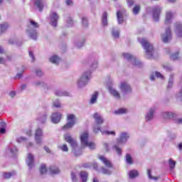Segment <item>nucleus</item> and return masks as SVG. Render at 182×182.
<instances>
[{
    "instance_id": "f257e3e1",
    "label": "nucleus",
    "mask_w": 182,
    "mask_h": 182,
    "mask_svg": "<svg viewBox=\"0 0 182 182\" xmlns=\"http://www.w3.org/2000/svg\"><path fill=\"white\" fill-rule=\"evenodd\" d=\"M129 139H130V134H129V132H122L119 134V137L117 139L116 144L112 146V150H114V151H116L118 156H122V147H120V146L126 144Z\"/></svg>"
},
{
    "instance_id": "f03ea898",
    "label": "nucleus",
    "mask_w": 182,
    "mask_h": 182,
    "mask_svg": "<svg viewBox=\"0 0 182 182\" xmlns=\"http://www.w3.org/2000/svg\"><path fill=\"white\" fill-rule=\"evenodd\" d=\"M138 41L142 45L144 49H145L146 58L151 59V58H153V52H154L153 45L146 38H138Z\"/></svg>"
},
{
    "instance_id": "7ed1b4c3",
    "label": "nucleus",
    "mask_w": 182,
    "mask_h": 182,
    "mask_svg": "<svg viewBox=\"0 0 182 182\" xmlns=\"http://www.w3.org/2000/svg\"><path fill=\"white\" fill-rule=\"evenodd\" d=\"M92 77V72L85 71L81 77L77 80V86L79 89H83L89 83Z\"/></svg>"
},
{
    "instance_id": "20e7f679",
    "label": "nucleus",
    "mask_w": 182,
    "mask_h": 182,
    "mask_svg": "<svg viewBox=\"0 0 182 182\" xmlns=\"http://www.w3.org/2000/svg\"><path fill=\"white\" fill-rule=\"evenodd\" d=\"M38 28H39V24L35 21L31 20L30 25L27 28V33L31 38L33 39V41H36V39H38V32L36 31Z\"/></svg>"
},
{
    "instance_id": "39448f33",
    "label": "nucleus",
    "mask_w": 182,
    "mask_h": 182,
    "mask_svg": "<svg viewBox=\"0 0 182 182\" xmlns=\"http://www.w3.org/2000/svg\"><path fill=\"white\" fill-rule=\"evenodd\" d=\"M122 56H124L125 60H127V62H129V63H132L134 66H136V68H143V63L129 53H122Z\"/></svg>"
},
{
    "instance_id": "423d86ee",
    "label": "nucleus",
    "mask_w": 182,
    "mask_h": 182,
    "mask_svg": "<svg viewBox=\"0 0 182 182\" xmlns=\"http://www.w3.org/2000/svg\"><path fill=\"white\" fill-rule=\"evenodd\" d=\"M93 118L95 120V124H94V132L99 133L100 132V125L103 124L105 123V119H103V117L100 115L98 112H95L93 114Z\"/></svg>"
},
{
    "instance_id": "0eeeda50",
    "label": "nucleus",
    "mask_w": 182,
    "mask_h": 182,
    "mask_svg": "<svg viewBox=\"0 0 182 182\" xmlns=\"http://www.w3.org/2000/svg\"><path fill=\"white\" fill-rule=\"evenodd\" d=\"M76 124V115L73 114H67V123L63 127V130L72 129Z\"/></svg>"
},
{
    "instance_id": "6e6552de",
    "label": "nucleus",
    "mask_w": 182,
    "mask_h": 182,
    "mask_svg": "<svg viewBox=\"0 0 182 182\" xmlns=\"http://www.w3.org/2000/svg\"><path fill=\"white\" fill-rule=\"evenodd\" d=\"M107 85L108 91L111 96H112L113 97H114V99H117V100H120V93H119V91H117V90L112 86V85H113V80H109Z\"/></svg>"
},
{
    "instance_id": "1a4fd4ad",
    "label": "nucleus",
    "mask_w": 182,
    "mask_h": 182,
    "mask_svg": "<svg viewBox=\"0 0 182 182\" xmlns=\"http://www.w3.org/2000/svg\"><path fill=\"white\" fill-rule=\"evenodd\" d=\"M64 138L67 143H69V144H70L73 149V151L75 153V154H76V152H75L76 151V149H77V142L76 141V140L72 138V136H70L69 134H66L65 135H64Z\"/></svg>"
},
{
    "instance_id": "9d476101",
    "label": "nucleus",
    "mask_w": 182,
    "mask_h": 182,
    "mask_svg": "<svg viewBox=\"0 0 182 182\" xmlns=\"http://www.w3.org/2000/svg\"><path fill=\"white\" fill-rule=\"evenodd\" d=\"M119 89L122 95H126L132 92V86L127 82H122L119 85Z\"/></svg>"
},
{
    "instance_id": "9b49d317",
    "label": "nucleus",
    "mask_w": 182,
    "mask_h": 182,
    "mask_svg": "<svg viewBox=\"0 0 182 182\" xmlns=\"http://www.w3.org/2000/svg\"><path fill=\"white\" fill-rule=\"evenodd\" d=\"M43 137V130L42 129V128H37L35 132V140H36V144H38V146H41L42 144Z\"/></svg>"
},
{
    "instance_id": "f8f14e48",
    "label": "nucleus",
    "mask_w": 182,
    "mask_h": 182,
    "mask_svg": "<svg viewBox=\"0 0 182 182\" xmlns=\"http://www.w3.org/2000/svg\"><path fill=\"white\" fill-rule=\"evenodd\" d=\"M26 163L29 168L32 170L35 167V156L32 154H28L27 158L26 159Z\"/></svg>"
},
{
    "instance_id": "ddd939ff",
    "label": "nucleus",
    "mask_w": 182,
    "mask_h": 182,
    "mask_svg": "<svg viewBox=\"0 0 182 182\" xmlns=\"http://www.w3.org/2000/svg\"><path fill=\"white\" fill-rule=\"evenodd\" d=\"M62 113L58 112H55L50 115V119L52 123H54V124H58L59 122H60V119H62Z\"/></svg>"
},
{
    "instance_id": "4468645a",
    "label": "nucleus",
    "mask_w": 182,
    "mask_h": 182,
    "mask_svg": "<svg viewBox=\"0 0 182 182\" xmlns=\"http://www.w3.org/2000/svg\"><path fill=\"white\" fill-rule=\"evenodd\" d=\"M161 38L164 43H167L171 41V31L170 30V27L166 29L165 33L161 35Z\"/></svg>"
},
{
    "instance_id": "2eb2a0df",
    "label": "nucleus",
    "mask_w": 182,
    "mask_h": 182,
    "mask_svg": "<svg viewBox=\"0 0 182 182\" xmlns=\"http://www.w3.org/2000/svg\"><path fill=\"white\" fill-rule=\"evenodd\" d=\"M81 147H86L89 142V133L84 132L80 134Z\"/></svg>"
},
{
    "instance_id": "dca6fc26",
    "label": "nucleus",
    "mask_w": 182,
    "mask_h": 182,
    "mask_svg": "<svg viewBox=\"0 0 182 182\" xmlns=\"http://www.w3.org/2000/svg\"><path fill=\"white\" fill-rule=\"evenodd\" d=\"M154 113H156V107H151L145 115L146 122H151L154 119Z\"/></svg>"
},
{
    "instance_id": "f3484780",
    "label": "nucleus",
    "mask_w": 182,
    "mask_h": 182,
    "mask_svg": "<svg viewBox=\"0 0 182 182\" xmlns=\"http://www.w3.org/2000/svg\"><path fill=\"white\" fill-rule=\"evenodd\" d=\"M160 14H161V8L160 6H155L153 9V18L155 22L160 21Z\"/></svg>"
},
{
    "instance_id": "a211bd4d",
    "label": "nucleus",
    "mask_w": 182,
    "mask_h": 182,
    "mask_svg": "<svg viewBox=\"0 0 182 182\" xmlns=\"http://www.w3.org/2000/svg\"><path fill=\"white\" fill-rule=\"evenodd\" d=\"M50 19L51 26L56 28V26H58V19H59L58 14L56 12H52L50 15Z\"/></svg>"
},
{
    "instance_id": "6ab92c4d",
    "label": "nucleus",
    "mask_w": 182,
    "mask_h": 182,
    "mask_svg": "<svg viewBox=\"0 0 182 182\" xmlns=\"http://www.w3.org/2000/svg\"><path fill=\"white\" fill-rule=\"evenodd\" d=\"M124 15H126V11L118 10L117 11V19L119 25H122L124 22Z\"/></svg>"
},
{
    "instance_id": "aec40b11",
    "label": "nucleus",
    "mask_w": 182,
    "mask_h": 182,
    "mask_svg": "<svg viewBox=\"0 0 182 182\" xmlns=\"http://www.w3.org/2000/svg\"><path fill=\"white\" fill-rule=\"evenodd\" d=\"M174 32L178 38H182V24L180 22L174 23Z\"/></svg>"
},
{
    "instance_id": "412c9836",
    "label": "nucleus",
    "mask_w": 182,
    "mask_h": 182,
    "mask_svg": "<svg viewBox=\"0 0 182 182\" xmlns=\"http://www.w3.org/2000/svg\"><path fill=\"white\" fill-rule=\"evenodd\" d=\"M48 118V114L46 112L40 113L37 117V121L41 124L46 123V119Z\"/></svg>"
},
{
    "instance_id": "4be33fe9",
    "label": "nucleus",
    "mask_w": 182,
    "mask_h": 182,
    "mask_svg": "<svg viewBox=\"0 0 182 182\" xmlns=\"http://www.w3.org/2000/svg\"><path fill=\"white\" fill-rule=\"evenodd\" d=\"M100 160L105 164V167H107V168H113V164H112V162L107 159V158L101 156L99 157Z\"/></svg>"
},
{
    "instance_id": "5701e85b",
    "label": "nucleus",
    "mask_w": 182,
    "mask_h": 182,
    "mask_svg": "<svg viewBox=\"0 0 182 182\" xmlns=\"http://www.w3.org/2000/svg\"><path fill=\"white\" fill-rule=\"evenodd\" d=\"M34 6L38 8L40 12H42V11H43V8H45V4H43V0H35Z\"/></svg>"
},
{
    "instance_id": "b1692460",
    "label": "nucleus",
    "mask_w": 182,
    "mask_h": 182,
    "mask_svg": "<svg viewBox=\"0 0 182 182\" xmlns=\"http://www.w3.org/2000/svg\"><path fill=\"white\" fill-rule=\"evenodd\" d=\"M162 117L166 120H170L176 118V114L171 112H166L162 113Z\"/></svg>"
},
{
    "instance_id": "393cba45",
    "label": "nucleus",
    "mask_w": 182,
    "mask_h": 182,
    "mask_svg": "<svg viewBox=\"0 0 182 182\" xmlns=\"http://www.w3.org/2000/svg\"><path fill=\"white\" fill-rule=\"evenodd\" d=\"M32 85H33V86H36L37 87H43V89L48 88V85L42 80L33 81L32 82Z\"/></svg>"
},
{
    "instance_id": "a878e982",
    "label": "nucleus",
    "mask_w": 182,
    "mask_h": 182,
    "mask_svg": "<svg viewBox=\"0 0 182 182\" xmlns=\"http://www.w3.org/2000/svg\"><path fill=\"white\" fill-rule=\"evenodd\" d=\"M173 15L171 11H167L165 18V24L170 25L173 21Z\"/></svg>"
},
{
    "instance_id": "bb28decb",
    "label": "nucleus",
    "mask_w": 182,
    "mask_h": 182,
    "mask_svg": "<svg viewBox=\"0 0 182 182\" xmlns=\"http://www.w3.org/2000/svg\"><path fill=\"white\" fill-rule=\"evenodd\" d=\"M55 96H58L59 97H62L63 96H70V94L69 92L62 90H58L55 92Z\"/></svg>"
},
{
    "instance_id": "cd10ccee",
    "label": "nucleus",
    "mask_w": 182,
    "mask_h": 182,
    "mask_svg": "<svg viewBox=\"0 0 182 182\" xmlns=\"http://www.w3.org/2000/svg\"><path fill=\"white\" fill-rule=\"evenodd\" d=\"M49 61L54 65H59V63L60 62V58L58 55H52L49 58Z\"/></svg>"
},
{
    "instance_id": "c85d7f7f",
    "label": "nucleus",
    "mask_w": 182,
    "mask_h": 182,
    "mask_svg": "<svg viewBox=\"0 0 182 182\" xmlns=\"http://www.w3.org/2000/svg\"><path fill=\"white\" fill-rule=\"evenodd\" d=\"M174 76H176L174 73L170 75L167 85L168 89H171V87H173V85L174 84Z\"/></svg>"
},
{
    "instance_id": "c756f323",
    "label": "nucleus",
    "mask_w": 182,
    "mask_h": 182,
    "mask_svg": "<svg viewBox=\"0 0 182 182\" xmlns=\"http://www.w3.org/2000/svg\"><path fill=\"white\" fill-rule=\"evenodd\" d=\"M129 177L131 179L136 178V177H139V171L134 169L131 170L128 173Z\"/></svg>"
},
{
    "instance_id": "7c9ffc66",
    "label": "nucleus",
    "mask_w": 182,
    "mask_h": 182,
    "mask_svg": "<svg viewBox=\"0 0 182 182\" xmlns=\"http://www.w3.org/2000/svg\"><path fill=\"white\" fill-rule=\"evenodd\" d=\"M102 26H107L109 25L107 22V12H104L102 16Z\"/></svg>"
},
{
    "instance_id": "2f4dec72",
    "label": "nucleus",
    "mask_w": 182,
    "mask_h": 182,
    "mask_svg": "<svg viewBox=\"0 0 182 182\" xmlns=\"http://www.w3.org/2000/svg\"><path fill=\"white\" fill-rule=\"evenodd\" d=\"M49 170L51 174H59L60 173V170H59L58 166H50Z\"/></svg>"
},
{
    "instance_id": "473e14b6",
    "label": "nucleus",
    "mask_w": 182,
    "mask_h": 182,
    "mask_svg": "<svg viewBox=\"0 0 182 182\" xmlns=\"http://www.w3.org/2000/svg\"><path fill=\"white\" fill-rule=\"evenodd\" d=\"M99 96V92H95L90 99V105H95L96 103V100H97V97Z\"/></svg>"
},
{
    "instance_id": "72a5a7b5",
    "label": "nucleus",
    "mask_w": 182,
    "mask_h": 182,
    "mask_svg": "<svg viewBox=\"0 0 182 182\" xmlns=\"http://www.w3.org/2000/svg\"><path fill=\"white\" fill-rule=\"evenodd\" d=\"M16 172L11 171V172H4L3 173V177L4 178H11V177H14V176H16Z\"/></svg>"
},
{
    "instance_id": "f704fd0d",
    "label": "nucleus",
    "mask_w": 182,
    "mask_h": 182,
    "mask_svg": "<svg viewBox=\"0 0 182 182\" xmlns=\"http://www.w3.org/2000/svg\"><path fill=\"white\" fill-rule=\"evenodd\" d=\"M87 176H88L87 172H86L85 171H82L80 173V177L82 182L87 181Z\"/></svg>"
},
{
    "instance_id": "c9c22d12",
    "label": "nucleus",
    "mask_w": 182,
    "mask_h": 182,
    "mask_svg": "<svg viewBox=\"0 0 182 182\" xmlns=\"http://www.w3.org/2000/svg\"><path fill=\"white\" fill-rule=\"evenodd\" d=\"M8 28H9V24L8 23H4L0 24V31L1 33H4V32H6Z\"/></svg>"
},
{
    "instance_id": "e433bc0d",
    "label": "nucleus",
    "mask_w": 182,
    "mask_h": 182,
    "mask_svg": "<svg viewBox=\"0 0 182 182\" xmlns=\"http://www.w3.org/2000/svg\"><path fill=\"white\" fill-rule=\"evenodd\" d=\"M128 110L126 108H119L114 112V114H126Z\"/></svg>"
},
{
    "instance_id": "4c0bfd02",
    "label": "nucleus",
    "mask_w": 182,
    "mask_h": 182,
    "mask_svg": "<svg viewBox=\"0 0 182 182\" xmlns=\"http://www.w3.org/2000/svg\"><path fill=\"white\" fill-rule=\"evenodd\" d=\"M125 161L127 163V164H129V166H132V164H133L134 161H133V158L132 157V156L129 154H127L126 156H125Z\"/></svg>"
},
{
    "instance_id": "58836bf2",
    "label": "nucleus",
    "mask_w": 182,
    "mask_h": 182,
    "mask_svg": "<svg viewBox=\"0 0 182 182\" xmlns=\"http://www.w3.org/2000/svg\"><path fill=\"white\" fill-rule=\"evenodd\" d=\"M83 45H85V38H82L80 41H76L75 42V46L77 47V49H80Z\"/></svg>"
},
{
    "instance_id": "ea45409f",
    "label": "nucleus",
    "mask_w": 182,
    "mask_h": 182,
    "mask_svg": "<svg viewBox=\"0 0 182 182\" xmlns=\"http://www.w3.org/2000/svg\"><path fill=\"white\" fill-rule=\"evenodd\" d=\"M147 174H148L149 178L150 180H154L155 181H157V180H159L160 178V177H159V176H151V170H150V169H147Z\"/></svg>"
},
{
    "instance_id": "a19ab883",
    "label": "nucleus",
    "mask_w": 182,
    "mask_h": 182,
    "mask_svg": "<svg viewBox=\"0 0 182 182\" xmlns=\"http://www.w3.org/2000/svg\"><path fill=\"white\" fill-rule=\"evenodd\" d=\"M101 173H102V174H105L106 176H110V174H112V171L102 166L101 168Z\"/></svg>"
},
{
    "instance_id": "79ce46f5",
    "label": "nucleus",
    "mask_w": 182,
    "mask_h": 182,
    "mask_svg": "<svg viewBox=\"0 0 182 182\" xmlns=\"http://www.w3.org/2000/svg\"><path fill=\"white\" fill-rule=\"evenodd\" d=\"M101 132L102 135L107 134V136L111 135V136H116V132L114 131H103V130H100Z\"/></svg>"
},
{
    "instance_id": "37998d69",
    "label": "nucleus",
    "mask_w": 182,
    "mask_h": 182,
    "mask_svg": "<svg viewBox=\"0 0 182 182\" xmlns=\"http://www.w3.org/2000/svg\"><path fill=\"white\" fill-rule=\"evenodd\" d=\"M85 147H89L90 150H95V149H96V144H95V142L88 141Z\"/></svg>"
},
{
    "instance_id": "c03bdc74",
    "label": "nucleus",
    "mask_w": 182,
    "mask_h": 182,
    "mask_svg": "<svg viewBox=\"0 0 182 182\" xmlns=\"http://www.w3.org/2000/svg\"><path fill=\"white\" fill-rule=\"evenodd\" d=\"M53 105L54 106V107H55L56 109H60L62 107V103H60V101L59 100H55L53 103Z\"/></svg>"
},
{
    "instance_id": "a18cd8bd",
    "label": "nucleus",
    "mask_w": 182,
    "mask_h": 182,
    "mask_svg": "<svg viewBox=\"0 0 182 182\" xmlns=\"http://www.w3.org/2000/svg\"><path fill=\"white\" fill-rule=\"evenodd\" d=\"M7 151H9V153H11L12 156H14V154H16V153L18 152V149L15 146L13 148L9 147L7 149Z\"/></svg>"
},
{
    "instance_id": "49530a36",
    "label": "nucleus",
    "mask_w": 182,
    "mask_h": 182,
    "mask_svg": "<svg viewBox=\"0 0 182 182\" xmlns=\"http://www.w3.org/2000/svg\"><path fill=\"white\" fill-rule=\"evenodd\" d=\"M134 15H138L139 12H140V5H136L132 10Z\"/></svg>"
},
{
    "instance_id": "de8ad7c7",
    "label": "nucleus",
    "mask_w": 182,
    "mask_h": 182,
    "mask_svg": "<svg viewBox=\"0 0 182 182\" xmlns=\"http://www.w3.org/2000/svg\"><path fill=\"white\" fill-rule=\"evenodd\" d=\"M46 172H47L46 165L42 164V165L41 166V168H40V173H41V175L46 174Z\"/></svg>"
},
{
    "instance_id": "09e8293b",
    "label": "nucleus",
    "mask_w": 182,
    "mask_h": 182,
    "mask_svg": "<svg viewBox=\"0 0 182 182\" xmlns=\"http://www.w3.org/2000/svg\"><path fill=\"white\" fill-rule=\"evenodd\" d=\"M112 33V36L114 38H119V36L120 35V31H119V30H115L114 28H113Z\"/></svg>"
},
{
    "instance_id": "8fccbe9b",
    "label": "nucleus",
    "mask_w": 182,
    "mask_h": 182,
    "mask_svg": "<svg viewBox=\"0 0 182 182\" xmlns=\"http://www.w3.org/2000/svg\"><path fill=\"white\" fill-rule=\"evenodd\" d=\"M82 26H84V28H87L89 26V23L87 22V18L82 17Z\"/></svg>"
},
{
    "instance_id": "3c124183",
    "label": "nucleus",
    "mask_w": 182,
    "mask_h": 182,
    "mask_svg": "<svg viewBox=\"0 0 182 182\" xmlns=\"http://www.w3.org/2000/svg\"><path fill=\"white\" fill-rule=\"evenodd\" d=\"M95 69H97V60H94L90 65V70H95Z\"/></svg>"
},
{
    "instance_id": "603ef678",
    "label": "nucleus",
    "mask_w": 182,
    "mask_h": 182,
    "mask_svg": "<svg viewBox=\"0 0 182 182\" xmlns=\"http://www.w3.org/2000/svg\"><path fill=\"white\" fill-rule=\"evenodd\" d=\"M169 167L171 170H173L174 167H176V161H173V159H169Z\"/></svg>"
},
{
    "instance_id": "864d4df0",
    "label": "nucleus",
    "mask_w": 182,
    "mask_h": 182,
    "mask_svg": "<svg viewBox=\"0 0 182 182\" xmlns=\"http://www.w3.org/2000/svg\"><path fill=\"white\" fill-rule=\"evenodd\" d=\"M73 26V20L72 19V18L68 17L67 18V26L68 28H70V26Z\"/></svg>"
},
{
    "instance_id": "5fc2aeb1",
    "label": "nucleus",
    "mask_w": 182,
    "mask_h": 182,
    "mask_svg": "<svg viewBox=\"0 0 182 182\" xmlns=\"http://www.w3.org/2000/svg\"><path fill=\"white\" fill-rule=\"evenodd\" d=\"M36 74L37 76H38V77H42V76H43V71H42V70L38 68L36 70Z\"/></svg>"
},
{
    "instance_id": "6e6d98bb",
    "label": "nucleus",
    "mask_w": 182,
    "mask_h": 182,
    "mask_svg": "<svg viewBox=\"0 0 182 182\" xmlns=\"http://www.w3.org/2000/svg\"><path fill=\"white\" fill-rule=\"evenodd\" d=\"M71 178L73 182H77V177H76V173L71 172Z\"/></svg>"
},
{
    "instance_id": "4d7b16f0",
    "label": "nucleus",
    "mask_w": 182,
    "mask_h": 182,
    "mask_svg": "<svg viewBox=\"0 0 182 182\" xmlns=\"http://www.w3.org/2000/svg\"><path fill=\"white\" fill-rule=\"evenodd\" d=\"M171 58H172L173 60H178V58H179L178 52H176V53L172 54V55L171 56Z\"/></svg>"
},
{
    "instance_id": "13d9d810",
    "label": "nucleus",
    "mask_w": 182,
    "mask_h": 182,
    "mask_svg": "<svg viewBox=\"0 0 182 182\" xmlns=\"http://www.w3.org/2000/svg\"><path fill=\"white\" fill-rule=\"evenodd\" d=\"M60 150L63 151H68L69 149L68 148V145L63 144L61 146H60Z\"/></svg>"
},
{
    "instance_id": "bf43d9fd",
    "label": "nucleus",
    "mask_w": 182,
    "mask_h": 182,
    "mask_svg": "<svg viewBox=\"0 0 182 182\" xmlns=\"http://www.w3.org/2000/svg\"><path fill=\"white\" fill-rule=\"evenodd\" d=\"M155 76L159 79H164V76H163L160 72H155Z\"/></svg>"
},
{
    "instance_id": "052dcab7",
    "label": "nucleus",
    "mask_w": 182,
    "mask_h": 182,
    "mask_svg": "<svg viewBox=\"0 0 182 182\" xmlns=\"http://www.w3.org/2000/svg\"><path fill=\"white\" fill-rule=\"evenodd\" d=\"M29 56L31 58V62H35V55L32 51H29Z\"/></svg>"
},
{
    "instance_id": "680f3d73",
    "label": "nucleus",
    "mask_w": 182,
    "mask_h": 182,
    "mask_svg": "<svg viewBox=\"0 0 182 182\" xmlns=\"http://www.w3.org/2000/svg\"><path fill=\"white\" fill-rule=\"evenodd\" d=\"M127 4L129 8H132V6H133L134 4V1H133V0H127Z\"/></svg>"
},
{
    "instance_id": "e2e57ef3",
    "label": "nucleus",
    "mask_w": 182,
    "mask_h": 182,
    "mask_svg": "<svg viewBox=\"0 0 182 182\" xmlns=\"http://www.w3.org/2000/svg\"><path fill=\"white\" fill-rule=\"evenodd\" d=\"M0 129H6V123L1 122L0 123Z\"/></svg>"
},
{
    "instance_id": "0e129e2a",
    "label": "nucleus",
    "mask_w": 182,
    "mask_h": 182,
    "mask_svg": "<svg viewBox=\"0 0 182 182\" xmlns=\"http://www.w3.org/2000/svg\"><path fill=\"white\" fill-rule=\"evenodd\" d=\"M154 79H156V73H152L150 75V80H154Z\"/></svg>"
},
{
    "instance_id": "69168bd1",
    "label": "nucleus",
    "mask_w": 182,
    "mask_h": 182,
    "mask_svg": "<svg viewBox=\"0 0 182 182\" xmlns=\"http://www.w3.org/2000/svg\"><path fill=\"white\" fill-rule=\"evenodd\" d=\"M65 4L68 6H70V5H73V1L72 0H66Z\"/></svg>"
},
{
    "instance_id": "338daca9",
    "label": "nucleus",
    "mask_w": 182,
    "mask_h": 182,
    "mask_svg": "<svg viewBox=\"0 0 182 182\" xmlns=\"http://www.w3.org/2000/svg\"><path fill=\"white\" fill-rule=\"evenodd\" d=\"M15 40L14 39H12V38H10L9 40V45H15Z\"/></svg>"
},
{
    "instance_id": "774afa93",
    "label": "nucleus",
    "mask_w": 182,
    "mask_h": 182,
    "mask_svg": "<svg viewBox=\"0 0 182 182\" xmlns=\"http://www.w3.org/2000/svg\"><path fill=\"white\" fill-rule=\"evenodd\" d=\"M176 123H178V124H182V118L177 119Z\"/></svg>"
}]
</instances>
